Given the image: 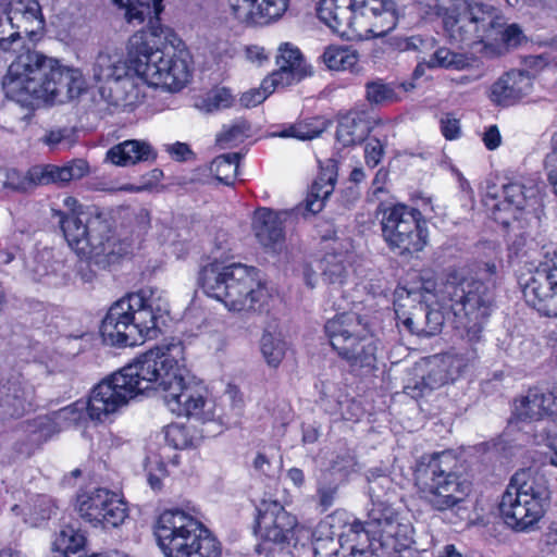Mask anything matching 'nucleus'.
I'll return each mask as SVG.
<instances>
[{
	"label": "nucleus",
	"instance_id": "f257e3e1",
	"mask_svg": "<svg viewBox=\"0 0 557 557\" xmlns=\"http://www.w3.org/2000/svg\"><path fill=\"white\" fill-rule=\"evenodd\" d=\"M183 350L182 343L156 347L103 379L88 400L90 419L104 422L138 394L154 389L163 392L164 404L178 417L201 423L221 420L207 388L189 376Z\"/></svg>",
	"mask_w": 557,
	"mask_h": 557
},
{
	"label": "nucleus",
	"instance_id": "f03ea898",
	"mask_svg": "<svg viewBox=\"0 0 557 557\" xmlns=\"http://www.w3.org/2000/svg\"><path fill=\"white\" fill-rule=\"evenodd\" d=\"M175 36L170 29L160 33L150 29L135 34L128 42V59L116 51H100L92 65V77L109 84L134 72L145 83L170 91L181 90L189 79L186 53L173 44Z\"/></svg>",
	"mask_w": 557,
	"mask_h": 557
},
{
	"label": "nucleus",
	"instance_id": "7ed1b4c3",
	"mask_svg": "<svg viewBox=\"0 0 557 557\" xmlns=\"http://www.w3.org/2000/svg\"><path fill=\"white\" fill-rule=\"evenodd\" d=\"M51 216L58 220L69 245L101 268L132 253L150 227V213L147 209H139L135 214L131 234L126 228L114 234L111 219L97 209L71 213L51 209Z\"/></svg>",
	"mask_w": 557,
	"mask_h": 557
},
{
	"label": "nucleus",
	"instance_id": "20e7f679",
	"mask_svg": "<svg viewBox=\"0 0 557 557\" xmlns=\"http://www.w3.org/2000/svg\"><path fill=\"white\" fill-rule=\"evenodd\" d=\"M85 79L78 69L26 48L10 64L2 82L8 98L28 106L33 99L65 103L84 90Z\"/></svg>",
	"mask_w": 557,
	"mask_h": 557
},
{
	"label": "nucleus",
	"instance_id": "39448f33",
	"mask_svg": "<svg viewBox=\"0 0 557 557\" xmlns=\"http://www.w3.org/2000/svg\"><path fill=\"white\" fill-rule=\"evenodd\" d=\"M443 26L450 42L480 46L478 51L487 57L503 54L524 39L517 24L507 25L497 8L481 0H456L445 8Z\"/></svg>",
	"mask_w": 557,
	"mask_h": 557
},
{
	"label": "nucleus",
	"instance_id": "423d86ee",
	"mask_svg": "<svg viewBox=\"0 0 557 557\" xmlns=\"http://www.w3.org/2000/svg\"><path fill=\"white\" fill-rule=\"evenodd\" d=\"M168 307L166 300L151 288L126 295L110 307L101 322L103 342L126 347L157 338Z\"/></svg>",
	"mask_w": 557,
	"mask_h": 557
},
{
	"label": "nucleus",
	"instance_id": "0eeeda50",
	"mask_svg": "<svg viewBox=\"0 0 557 557\" xmlns=\"http://www.w3.org/2000/svg\"><path fill=\"white\" fill-rule=\"evenodd\" d=\"M198 282L206 295L233 311H261L269 298L259 270L242 263L213 261L202 267Z\"/></svg>",
	"mask_w": 557,
	"mask_h": 557
},
{
	"label": "nucleus",
	"instance_id": "6e6552de",
	"mask_svg": "<svg viewBox=\"0 0 557 557\" xmlns=\"http://www.w3.org/2000/svg\"><path fill=\"white\" fill-rule=\"evenodd\" d=\"M319 20L342 37H383L396 26L393 0H321Z\"/></svg>",
	"mask_w": 557,
	"mask_h": 557
},
{
	"label": "nucleus",
	"instance_id": "1a4fd4ad",
	"mask_svg": "<svg viewBox=\"0 0 557 557\" xmlns=\"http://www.w3.org/2000/svg\"><path fill=\"white\" fill-rule=\"evenodd\" d=\"M363 523L347 521V512L337 510L319 523L312 534L313 557H366L379 554V510L371 509Z\"/></svg>",
	"mask_w": 557,
	"mask_h": 557
},
{
	"label": "nucleus",
	"instance_id": "9d476101",
	"mask_svg": "<svg viewBox=\"0 0 557 557\" xmlns=\"http://www.w3.org/2000/svg\"><path fill=\"white\" fill-rule=\"evenodd\" d=\"M449 453L423 455L416 463L413 478L420 498L433 510H459L470 492V483L455 470Z\"/></svg>",
	"mask_w": 557,
	"mask_h": 557
},
{
	"label": "nucleus",
	"instance_id": "9b49d317",
	"mask_svg": "<svg viewBox=\"0 0 557 557\" xmlns=\"http://www.w3.org/2000/svg\"><path fill=\"white\" fill-rule=\"evenodd\" d=\"M154 535L166 557H221L219 541L201 522L180 509L160 515Z\"/></svg>",
	"mask_w": 557,
	"mask_h": 557
},
{
	"label": "nucleus",
	"instance_id": "f8f14e48",
	"mask_svg": "<svg viewBox=\"0 0 557 557\" xmlns=\"http://www.w3.org/2000/svg\"><path fill=\"white\" fill-rule=\"evenodd\" d=\"M443 295L451 302L456 327L465 332L469 342H478L494 306L493 289L480 280L451 271L444 283Z\"/></svg>",
	"mask_w": 557,
	"mask_h": 557
},
{
	"label": "nucleus",
	"instance_id": "ddd939ff",
	"mask_svg": "<svg viewBox=\"0 0 557 557\" xmlns=\"http://www.w3.org/2000/svg\"><path fill=\"white\" fill-rule=\"evenodd\" d=\"M377 212L382 214V237L393 253L408 257L424 249L429 231L426 220L420 210L404 203H381Z\"/></svg>",
	"mask_w": 557,
	"mask_h": 557
},
{
	"label": "nucleus",
	"instance_id": "4468645a",
	"mask_svg": "<svg viewBox=\"0 0 557 557\" xmlns=\"http://www.w3.org/2000/svg\"><path fill=\"white\" fill-rule=\"evenodd\" d=\"M324 330L332 348L350 367L369 369L375 367L376 339L364 332L356 313L343 312L329 319Z\"/></svg>",
	"mask_w": 557,
	"mask_h": 557
},
{
	"label": "nucleus",
	"instance_id": "2eb2a0df",
	"mask_svg": "<svg viewBox=\"0 0 557 557\" xmlns=\"http://www.w3.org/2000/svg\"><path fill=\"white\" fill-rule=\"evenodd\" d=\"M537 193V187L532 182L509 183L503 187V202L493 206V219L507 231L509 250L516 256L527 244L525 209L534 202Z\"/></svg>",
	"mask_w": 557,
	"mask_h": 557
},
{
	"label": "nucleus",
	"instance_id": "dca6fc26",
	"mask_svg": "<svg viewBox=\"0 0 557 557\" xmlns=\"http://www.w3.org/2000/svg\"><path fill=\"white\" fill-rule=\"evenodd\" d=\"M89 172L88 162L75 159L59 166L54 164L34 165L23 173L16 169H0L2 197L12 193L28 194L38 186L57 184L63 186L73 180H81Z\"/></svg>",
	"mask_w": 557,
	"mask_h": 557
},
{
	"label": "nucleus",
	"instance_id": "f3484780",
	"mask_svg": "<svg viewBox=\"0 0 557 557\" xmlns=\"http://www.w3.org/2000/svg\"><path fill=\"white\" fill-rule=\"evenodd\" d=\"M255 534L260 540L256 550L268 554L284 550L296 541L298 520L274 499H262L256 507Z\"/></svg>",
	"mask_w": 557,
	"mask_h": 557
},
{
	"label": "nucleus",
	"instance_id": "a211bd4d",
	"mask_svg": "<svg viewBox=\"0 0 557 557\" xmlns=\"http://www.w3.org/2000/svg\"><path fill=\"white\" fill-rule=\"evenodd\" d=\"M521 285L529 306L545 317L557 318V244L544 247L543 259Z\"/></svg>",
	"mask_w": 557,
	"mask_h": 557
},
{
	"label": "nucleus",
	"instance_id": "6ab92c4d",
	"mask_svg": "<svg viewBox=\"0 0 557 557\" xmlns=\"http://www.w3.org/2000/svg\"><path fill=\"white\" fill-rule=\"evenodd\" d=\"M76 510L86 522L103 528H117L128 516L126 504L107 488L79 494Z\"/></svg>",
	"mask_w": 557,
	"mask_h": 557
},
{
	"label": "nucleus",
	"instance_id": "aec40b11",
	"mask_svg": "<svg viewBox=\"0 0 557 557\" xmlns=\"http://www.w3.org/2000/svg\"><path fill=\"white\" fill-rule=\"evenodd\" d=\"M379 517L380 537H377V543L381 553L410 557V550L414 544L412 527L409 523L399 522L392 507H384L379 510Z\"/></svg>",
	"mask_w": 557,
	"mask_h": 557
},
{
	"label": "nucleus",
	"instance_id": "412c9836",
	"mask_svg": "<svg viewBox=\"0 0 557 557\" xmlns=\"http://www.w3.org/2000/svg\"><path fill=\"white\" fill-rule=\"evenodd\" d=\"M536 502H530L507 486L499 504L504 522L517 531H524L536 523L544 515Z\"/></svg>",
	"mask_w": 557,
	"mask_h": 557
},
{
	"label": "nucleus",
	"instance_id": "4be33fe9",
	"mask_svg": "<svg viewBox=\"0 0 557 557\" xmlns=\"http://www.w3.org/2000/svg\"><path fill=\"white\" fill-rule=\"evenodd\" d=\"M138 81L145 82L141 77L136 76L134 72L117 79H110L109 84L99 86V97L107 103L108 108L132 111L135 106L141 102L144 97Z\"/></svg>",
	"mask_w": 557,
	"mask_h": 557
},
{
	"label": "nucleus",
	"instance_id": "5701e85b",
	"mask_svg": "<svg viewBox=\"0 0 557 557\" xmlns=\"http://www.w3.org/2000/svg\"><path fill=\"white\" fill-rule=\"evenodd\" d=\"M288 213L259 208L255 211L252 228L260 245L271 252H280L285 245V226Z\"/></svg>",
	"mask_w": 557,
	"mask_h": 557
},
{
	"label": "nucleus",
	"instance_id": "b1692460",
	"mask_svg": "<svg viewBox=\"0 0 557 557\" xmlns=\"http://www.w3.org/2000/svg\"><path fill=\"white\" fill-rule=\"evenodd\" d=\"M557 414V388L544 392L530 388L525 395L515 400L512 418L518 421H540Z\"/></svg>",
	"mask_w": 557,
	"mask_h": 557
},
{
	"label": "nucleus",
	"instance_id": "393cba45",
	"mask_svg": "<svg viewBox=\"0 0 557 557\" xmlns=\"http://www.w3.org/2000/svg\"><path fill=\"white\" fill-rule=\"evenodd\" d=\"M334 244L320 260L319 268L325 283L342 286L349 276L352 264V242L345 237L339 242L336 239Z\"/></svg>",
	"mask_w": 557,
	"mask_h": 557
},
{
	"label": "nucleus",
	"instance_id": "a878e982",
	"mask_svg": "<svg viewBox=\"0 0 557 557\" xmlns=\"http://www.w3.org/2000/svg\"><path fill=\"white\" fill-rule=\"evenodd\" d=\"M533 89V78L527 71L512 70L502 75L491 87V100L509 107L528 96Z\"/></svg>",
	"mask_w": 557,
	"mask_h": 557
},
{
	"label": "nucleus",
	"instance_id": "bb28decb",
	"mask_svg": "<svg viewBox=\"0 0 557 557\" xmlns=\"http://www.w3.org/2000/svg\"><path fill=\"white\" fill-rule=\"evenodd\" d=\"M276 64L278 69L269 77L282 88L298 83L311 75L310 67L305 63L300 50L289 42L280 45Z\"/></svg>",
	"mask_w": 557,
	"mask_h": 557
},
{
	"label": "nucleus",
	"instance_id": "cd10ccee",
	"mask_svg": "<svg viewBox=\"0 0 557 557\" xmlns=\"http://www.w3.org/2000/svg\"><path fill=\"white\" fill-rule=\"evenodd\" d=\"M0 3L12 16L16 28H20L30 42L36 40L46 24L38 0H2Z\"/></svg>",
	"mask_w": 557,
	"mask_h": 557
},
{
	"label": "nucleus",
	"instance_id": "c85d7f7f",
	"mask_svg": "<svg viewBox=\"0 0 557 557\" xmlns=\"http://www.w3.org/2000/svg\"><path fill=\"white\" fill-rule=\"evenodd\" d=\"M32 406V391L18 377L0 381V418L18 419Z\"/></svg>",
	"mask_w": 557,
	"mask_h": 557
},
{
	"label": "nucleus",
	"instance_id": "c756f323",
	"mask_svg": "<svg viewBox=\"0 0 557 557\" xmlns=\"http://www.w3.org/2000/svg\"><path fill=\"white\" fill-rule=\"evenodd\" d=\"M508 487L530 502H536L545 510L550 499L546 476L532 468L518 470L510 479Z\"/></svg>",
	"mask_w": 557,
	"mask_h": 557
},
{
	"label": "nucleus",
	"instance_id": "7c9ffc66",
	"mask_svg": "<svg viewBox=\"0 0 557 557\" xmlns=\"http://www.w3.org/2000/svg\"><path fill=\"white\" fill-rule=\"evenodd\" d=\"M336 180L337 164L336 161L330 159L307 195L305 210L312 214L320 212L324 207V201L332 195Z\"/></svg>",
	"mask_w": 557,
	"mask_h": 557
},
{
	"label": "nucleus",
	"instance_id": "2f4dec72",
	"mask_svg": "<svg viewBox=\"0 0 557 557\" xmlns=\"http://www.w3.org/2000/svg\"><path fill=\"white\" fill-rule=\"evenodd\" d=\"M152 147L140 140H125L107 152V159L115 165L127 166L138 162L154 160Z\"/></svg>",
	"mask_w": 557,
	"mask_h": 557
},
{
	"label": "nucleus",
	"instance_id": "473e14b6",
	"mask_svg": "<svg viewBox=\"0 0 557 557\" xmlns=\"http://www.w3.org/2000/svg\"><path fill=\"white\" fill-rule=\"evenodd\" d=\"M368 482V493L371 498L373 508L382 510L389 507L388 502L395 493L394 482L386 470L382 468H372L366 474Z\"/></svg>",
	"mask_w": 557,
	"mask_h": 557
},
{
	"label": "nucleus",
	"instance_id": "72a5a7b5",
	"mask_svg": "<svg viewBox=\"0 0 557 557\" xmlns=\"http://www.w3.org/2000/svg\"><path fill=\"white\" fill-rule=\"evenodd\" d=\"M12 16L5 11L4 7L0 3V50L3 52H13L16 55L30 48L26 44V36L14 25Z\"/></svg>",
	"mask_w": 557,
	"mask_h": 557
},
{
	"label": "nucleus",
	"instance_id": "f704fd0d",
	"mask_svg": "<svg viewBox=\"0 0 557 557\" xmlns=\"http://www.w3.org/2000/svg\"><path fill=\"white\" fill-rule=\"evenodd\" d=\"M423 289L425 290V295H421L419 304L417 306H413L411 311L399 312L397 310L396 315L398 325H403L411 334L429 337L425 309L426 301L429 300L428 296L433 295L429 287H423Z\"/></svg>",
	"mask_w": 557,
	"mask_h": 557
},
{
	"label": "nucleus",
	"instance_id": "c9c22d12",
	"mask_svg": "<svg viewBox=\"0 0 557 557\" xmlns=\"http://www.w3.org/2000/svg\"><path fill=\"white\" fill-rule=\"evenodd\" d=\"M369 132L367 122L357 113H349L341 117L336 128V138L345 147L364 140Z\"/></svg>",
	"mask_w": 557,
	"mask_h": 557
},
{
	"label": "nucleus",
	"instance_id": "e433bc0d",
	"mask_svg": "<svg viewBox=\"0 0 557 557\" xmlns=\"http://www.w3.org/2000/svg\"><path fill=\"white\" fill-rule=\"evenodd\" d=\"M63 412H65V409L53 412L52 416L37 417L26 423L25 432L28 434L29 441L34 446H39L60 432V426L55 419Z\"/></svg>",
	"mask_w": 557,
	"mask_h": 557
},
{
	"label": "nucleus",
	"instance_id": "4c0bfd02",
	"mask_svg": "<svg viewBox=\"0 0 557 557\" xmlns=\"http://www.w3.org/2000/svg\"><path fill=\"white\" fill-rule=\"evenodd\" d=\"M467 364L462 363V360L456 356H448L443 361V367L438 366L433 368L428 375L423 376L422 383L424 387L429 389H435L449 381L455 380V374L461 372L462 368Z\"/></svg>",
	"mask_w": 557,
	"mask_h": 557
},
{
	"label": "nucleus",
	"instance_id": "58836bf2",
	"mask_svg": "<svg viewBox=\"0 0 557 557\" xmlns=\"http://www.w3.org/2000/svg\"><path fill=\"white\" fill-rule=\"evenodd\" d=\"M472 58L465 53L454 52L448 48L442 47L431 54L426 61L429 69L443 67L447 70H466L471 66Z\"/></svg>",
	"mask_w": 557,
	"mask_h": 557
},
{
	"label": "nucleus",
	"instance_id": "ea45409f",
	"mask_svg": "<svg viewBox=\"0 0 557 557\" xmlns=\"http://www.w3.org/2000/svg\"><path fill=\"white\" fill-rule=\"evenodd\" d=\"M260 350L268 366L276 368L285 357L287 344L281 334L265 331L260 339Z\"/></svg>",
	"mask_w": 557,
	"mask_h": 557
},
{
	"label": "nucleus",
	"instance_id": "a19ab883",
	"mask_svg": "<svg viewBox=\"0 0 557 557\" xmlns=\"http://www.w3.org/2000/svg\"><path fill=\"white\" fill-rule=\"evenodd\" d=\"M240 158L242 156L238 152L218 156L211 162L210 172L214 174L219 182L232 185L238 172Z\"/></svg>",
	"mask_w": 557,
	"mask_h": 557
},
{
	"label": "nucleus",
	"instance_id": "79ce46f5",
	"mask_svg": "<svg viewBox=\"0 0 557 557\" xmlns=\"http://www.w3.org/2000/svg\"><path fill=\"white\" fill-rule=\"evenodd\" d=\"M85 534L78 528L67 524L57 534L52 548L67 554H75L85 546Z\"/></svg>",
	"mask_w": 557,
	"mask_h": 557
},
{
	"label": "nucleus",
	"instance_id": "37998d69",
	"mask_svg": "<svg viewBox=\"0 0 557 557\" xmlns=\"http://www.w3.org/2000/svg\"><path fill=\"white\" fill-rule=\"evenodd\" d=\"M391 45L399 51L429 53L436 47V39L429 35L395 36Z\"/></svg>",
	"mask_w": 557,
	"mask_h": 557
},
{
	"label": "nucleus",
	"instance_id": "c03bdc74",
	"mask_svg": "<svg viewBox=\"0 0 557 557\" xmlns=\"http://www.w3.org/2000/svg\"><path fill=\"white\" fill-rule=\"evenodd\" d=\"M235 18L248 25L265 24L258 0H228Z\"/></svg>",
	"mask_w": 557,
	"mask_h": 557
},
{
	"label": "nucleus",
	"instance_id": "a18cd8bd",
	"mask_svg": "<svg viewBox=\"0 0 557 557\" xmlns=\"http://www.w3.org/2000/svg\"><path fill=\"white\" fill-rule=\"evenodd\" d=\"M128 1V10H126V17L129 22L138 21L139 23L145 22L147 18L149 20V24L151 25V29H156L153 27V23L159 21V14L161 13L162 0H150L148 2H138V4L134 3V0Z\"/></svg>",
	"mask_w": 557,
	"mask_h": 557
},
{
	"label": "nucleus",
	"instance_id": "49530a36",
	"mask_svg": "<svg viewBox=\"0 0 557 557\" xmlns=\"http://www.w3.org/2000/svg\"><path fill=\"white\" fill-rule=\"evenodd\" d=\"M322 59L330 70L342 71L352 67L357 60V53L346 47H327Z\"/></svg>",
	"mask_w": 557,
	"mask_h": 557
},
{
	"label": "nucleus",
	"instance_id": "de8ad7c7",
	"mask_svg": "<svg viewBox=\"0 0 557 557\" xmlns=\"http://www.w3.org/2000/svg\"><path fill=\"white\" fill-rule=\"evenodd\" d=\"M366 99L370 104L382 106L395 101L397 94L392 84L377 78L366 84Z\"/></svg>",
	"mask_w": 557,
	"mask_h": 557
},
{
	"label": "nucleus",
	"instance_id": "09e8293b",
	"mask_svg": "<svg viewBox=\"0 0 557 557\" xmlns=\"http://www.w3.org/2000/svg\"><path fill=\"white\" fill-rule=\"evenodd\" d=\"M41 141L50 149H67L76 141V129L73 126H54L46 131Z\"/></svg>",
	"mask_w": 557,
	"mask_h": 557
},
{
	"label": "nucleus",
	"instance_id": "8fccbe9b",
	"mask_svg": "<svg viewBox=\"0 0 557 557\" xmlns=\"http://www.w3.org/2000/svg\"><path fill=\"white\" fill-rule=\"evenodd\" d=\"M165 442L175 449H186L195 446L197 437L189 426L174 423L164 429Z\"/></svg>",
	"mask_w": 557,
	"mask_h": 557
},
{
	"label": "nucleus",
	"instance_id": "3c124183",
	"mask_svg": "<svg viewBox=\"0 0 557 557\" xmlns=\"http://www.w3.org/2000/svg\"><path fill=\"white\" fill-rule=\"evenodd\" d=\"M278 86L267 77L262 81L259 88H251L244 92L239 98V103L244 108H253L262 103Z\"/></svg>",
	"mask_w": 557,
	"mask_h": 557
},
{
	"label": "nucleus",
	"instance_id": "603ef678",
	"mask_svg": "<svg viewBox=\"0 0 557 557\" xmlns=\"http://www.w3.org/2000/svg\"><path fill=\"white\" fill-rule=\"evenodd\" d=\"M332 469L339 473L343 478L348 476L350 473L357 471L358 462L355 455L349 451H343L336 455L331 463Z\"/></svg>",
	"mask_w": 557,
	"mask_h": 557
},
{
	"label": "nucleus",
	"instance_id": "864d4df0",
	"mask_svg": "<svg viewBox=\"0 0 557 557\" xmlns=\"http://www.w3.org/2000/svg\"><path fill=\"white\" fill-rule=\"evenodd\" d=\"M320 129L311 128L309 125L304 123H298L284 128L277 134V136L283 138L294 137L300 140H309L320 136Z\"/></svg>",
	"mask_w": 557,
	"mask_h": 557
},
{
	"label": "nucleus",
	"instance_id": "5fc2aeb1",
	"mask_svg": "<svg viewBox=\"0 0 557 557\" xmlns=\"http://www.w3.org/2000/svg\"><path fill=\"white\" fill-rule=\"evenodd\" d=\"M61 263H57L55 265L50 267L49 270L46 264L37 263V265L34 268V274L36 276V280L50 285V286H58L64 283L63 276L60 277L58 275V269L61 268Z\"/></svg>",
	"mask_w": 557,
	"mask_h": 557
},
{
	"label": "nucleus",
	"instance_id": "6e6d98bb",
	"mask_svg": "<svg viewBox=\"0 0 557 557\" xmlns=\"http://www.w3.org/2000/svg\"><path fill=\"white\" fill-rule=\"evenodd\" d=\"M258 2L265 24L281 17L288 8V0H258Z\"/></svg>",
	"mask_w": 557,
	"mask_h": 557
},
{
	"label": "nucleus",
	"instance_id": "4d7b16f0",
	"mask_svg": "<svg viewBox=\"0 0 557 557\" xmlns=\"http://www.w3.org/2000/svg\"><path fill=\"white\" fill-rule=\"evenodd\" d=\"M250 125L245 120L236 121L231 126L224 128V131L218 135L216 140L219 143H232L246 136L249 132Z\"/></svg>",
	"mask_w": 557,
	"mask_h": 557
},
{
	"label": "nucleus",
	"instance_id": "13d9d810",
	"mask_svg": "<svg viewBox=\"0 0 557 557\" xmlns=\"http://www.w3.org/2000/svg\"><path fill=\"white\" fill-rule=\"evenodd\" d=\"M426 325L429 337L438 334L445 322V315L440 307H432L426 302Z\"/></svg>",
	"mask_w": 557,
	"mask_h": 557
},
{
	"label": "nucleus",
	"instance_id": "bf43d9fd",
	"mask_svg": "<svg viewBox=\"0 0 557 557\" xmlns=\"http://www.w3.org/2000/svg\"><path fill=\"white\" fill-rule=\"evenodd\" d=\"M384 154V146L377 138H371L364 148V158L367 165L375 168Z\"/></svg>",
	"mask_w": 557,
	"mask_h": 557
},
{
	"label": "nucleus",
	"instance_id": "052dcab7",
	"mask_svg": "<svg viewBox=\"0 0 557 557\" xmlns=\"http://www.w3.org/2000/svg\"><path fill=\"white\" fill-rule=\"evenodd\" d=\"M483 143L488 150H495L500 146L502 136L496 125H491L483 134Z\"/></svg>",
	"mask_w": 557,
	"mask_h": 557
},
{
	"label": "nucleus",
	"instance_id": "680f3d73",
	"mask_svg": "<svg viewBox=\"0 0 557 557\" xmlns=\"http://www.w3.org/2000/svg\"><path fill=\"white\" fill-rule=\"evenodd\" d=\"M166 151L177 161H185L193 154L191 149L185 143L177 141L166 147Z\"/></svg>",
	"mask_w": 557,
	"mask_h": 557
},
{
	"label": "nucleus",
	"instance_id": "e2e57ef3",
	"mask_svg": "<svg viewBox=\"0 0 557 557\" xmlns=\"http://www.w3.org/2000/svg\"><path fill=\"white\" fill-rule=\"evenodd\" d=\"M442 133L445 136L446 139L453 140L458 138L460 134V124L457 119H445L442 120Z\"/></svg>",
	"mask_w": 557,
	"mask_h": 557
},
{
	"label": "nucleus",
	"instance_id": "0e129e2a",
	"mask_svg": "<svg viewBox=\"0 0 557 557\" xmlns=\"http://www.w3.org/2000/svg\"><path fill=\"white\" fill-rule=\"evenodd\" d=\"M232 96L230 91L225 88L216 90L212 97H210V102L215 109L227 108L231 106Z\"/></svg>",
	"mask_w": 557,
	"mask_h": 557
},
{
	"label": "nucleus",
	"instance_id": "69168bd1",
	"mask_svg": "<svg viewBox=\"0 0 557 557\" xmlns=\"http://www.w3.org/2000/svg\"><path fill=\"white\" fill-rule=\"evenodd\" d=\"M318 494L320 497V504L324 507V509L332 506L335 494H336V487H325V486H319Z\"/></svg>",
	"mask_w": 557,
	"mask_h": 557
},
{
	"label": "nucleus",
	"instance_id": "338daca9",
	"mask_svg": "<svg viewBox=\"0 0 557 557\" xmlns=\"http://www.w3.org/2000/svg\"><path fill=\"white\" fill-rule=\"evenodd\" d=\"M246 57L251 62H258V63H262V61L268 59L264 48L259 47V46L247 47L246 48Z\"/></svg>",
	"mask_w": 557,
	"mask_h": 557
},
{
	"label": "nucleus",
	"instance_id": "774afa93",
	"mask_svg": "<svg viewBox=\"0 0 557 557\" xmlns=\"http://www.w3.org/2000/svg\"><path fill=\"white\" fill-rule=\"evenodd\" d=\"M552 151L546 156L545 168H557V133L553 135L550 140Z\"/></svg>",
	"mask_w": 557,
	"mask_h": 557
}]
</instances>
